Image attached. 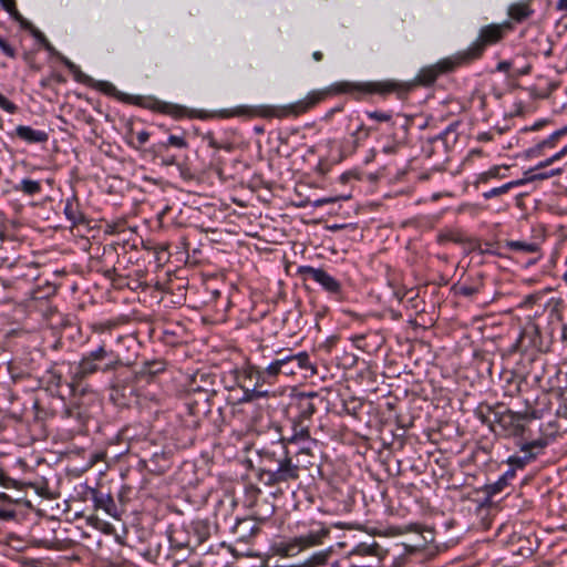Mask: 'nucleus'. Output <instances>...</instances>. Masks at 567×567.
I'll use <instances>...</instances> for the list:
<instances>
[{
	"instance_id": "nucleus-13",
	"label": "nucleus",
	"mask_w": 567,
	"mask_h": 567,
	"mask_svg": "<svg viewBox=\"0 0 567 567\" xmlns=\"http://www.w3.org/2000/svg\"><path fill=\"white\" fill-rule=\"evenodd\" d=\"M148 107L153 111H157L159 113L171 115L174 118H182L188 116V110L185 106L169 103V102H163L159 100H153Z\"/></svg>"
},
{
	"instance_id": "nucleus-40",
	"label": "nucleus",
	"mask_w": 567,
	"mask_h": 567,
	"mask_svg": "<svg viewBox=\"0 0 567 567\" xmlns=\"http://www.w3.org/2000/svg\"><path fill=\"white\" fill-rule=\"evenodd\" d=\"M516 476V471L515 468H512L509 467L503 475H502V478H504L509 485L512 483V481L515 478Z\"/></svg>"
},
{
	"instance_id": "nucleus-12",
	"label": "nucleus",
	"mask_w": 567,
	"mask_h": 567,
	"mask_svg": "<svg viewBox=\"0 0 567 567\" xmlns=\"http://www.w3.org/2000/svg\"><path fill=\"white\" fill-rule=\"evenodd\" d=\"M14 136L28 144L45 143L49 140L47 132L27 125H18L14 130Z\"/></svg>"
},
{
	"instance_id": "nucleus-63",
	"label": "nucleus",
	"mask_w": 567,
	"mask_h": 567,
	"mask_svg": "<svg viewBox=\"0 0 567 567\" xmlns=\"http://www.w3.org/2000/svg\"><path fill=\"white\" fill-rule=\"evenodd\" d=\"M561 279L567 285V271L563 275Z\"/></svg>"
},
{
	"instance_id": "nucleus-7",
	"label": "nucleus",
	"mask_w": 567,
	"mask_h": 567,
	"mask_svg": "<svg viewBox=\"0 0 567 567\" xmlns=\"http://www.w3.org/2000/svg\"><path fill=\"white\" fill-rule=\"evenodd\" d=\"M268 364L265 368L251 365L245 371V381H248V385H244L245 396L248 400L255 398L268 396L269 390L264 389V385H272L277 382L275 375L269 377L267 374Z\"/></svg>"
},
{
	"instance_id": "nucleus-31",
	"label": "nucleus",
	"mask_w": 567,
	"mask_h": 567,
	"mask_svg": "<svg viewBox=\"0 0 567 567\" xmlns=\"http://www.w3.org/2000/svg\"><path fill=\"white\" fill-rule=\"evenodd\" d=\"M480 288H481L480 285L461 284V285L455 286V291L460 296L472 297L480 291Z\"/></svg>"
},
{
	"instance_id": "nucleus-38",
	"label": "nucleus",
	"mask_w": 567,
	"mask_h": 567,
	"mask_svg": "<svg viewBox=\"0 0 567 567\" xmlns=\"http://www.w3.org/2000/svg\"><path fill=\"white\" fill-rule=\"evenodd\" d=\"M2 8L10 14H18L16 0H0Z\"/></svg>"
},
{
	"instance_id": "nucleus-46",
	"label": "nucleus",
	"mask_w": 567,
	"mask_h": 567,
	"mask_svg": "<svg viewBox=\"0 0 567 567\" xmlns=\"http://www.w3.org/2000/svg\"><path fill=\"white\" fill-rule=\"evenodd\" d=\"M148 367H150L148 368L150 373H157L164 369L162 363H156V362L150 364Z\"/></svg>"
},
{
	"instance_id": "nucleus-51",
	"label": "nucleus",
	"mask_w": 567,
	"mask_h": 567,
	"mask_svg": "<svg viewBox=\"0 0 567 567\" xmlns=\"http://www.w3.org/2000/svg\"><path fill=\"white\" fill-rule=\"evenodd\" d=\"M556 8L559 11H567V0H558Z\"/></svg>"
},
{
	"instance_id": "nucleus-58",
	"label": "nucleus",
	"mask_w": 567,
	"mask_h": 567,
	"mask_svg": "<svg viewBox=\"0 0 567 567\" xmlns=\"http://www.w3.org/2000/svg\"><path fill=\"white\" fill-rule=\"evenodd\" d=\"M164 164H166V165H175L176 164L175 156H169V157L165 158L164 159Z\"/></svg>"
},
{
	"instance_id": "nucleus-32",
	"label": "nucleus",
	"mask_w": 567,
	"mask_h": 567,
	"mask_svg": "<svg viewBox=\"0 0 567 567\" xmlns=\"http://www.w3.org/2000/svg\"><path fill=\"white\" fill-rule=\"evenodd\" d=\"M63 415L65 417H74L80 421L85 417V413L81 410L78 402H74L72 406L65 408Z\"/></svg>"
},
{
	"instance_id": "nucleus-36",
	"label": "nucleus",
	"mask_w": 567,
	"mask_h": 567,
	"mask_svg": "<svg viewBox=\"0 0 567 567\" xmlns=\"http://www.w3.org/2000/svg\"><path fill=\"white\" fill-rule=\"evenodd\" d=\"M567 135V125L555 131L553 134H550L548 136L549 141L553 143V145H555V147L557 146L558 142Z\"/></svg>"
},
{
	"instance_id": "nucleus-6",
	"label": "nucleus",
	"mask_w": 567,
	"mask_h": 567,
	"mask_svg": "<svg viewBox=\"0 0 567 567\" xmlns=\"http://www.w3.org/2000/svg\"><path fill=\"white\" fill-rule=\"evenodd\" d=\"M512 30L513 24L509 21L485 25L480 30L478 38L466 50L460 51V54L468 64L478 59L487 45L499 42Z\"/></svg>"
},
{
	"instance_id": "nucleus-24",
	"label": "nucleus",
	"mask_w": 567,
	"mask_h": 567,
	"mask_svg": "<svg viewBox=\"0 0 567 567\" xmlns=\"http://www.w3.org/2000/svg\"><path fill=\"white\" fill-rule=\"evenodd\" d=\"M155 147L158 150V152H165L169 147L187 148L188 142L186 141L184 135H169L167 141L158 143Z\"/></svg>"
},
{
	"instance_id": "nucleus-8",
	"label": "nucleus",
	"mask_w": 567,
	"mask_h": 567,
	"mask_svg": "<svg viewBox=\"0 0 567 567\" xmlns=\"http://www.w3.org/2000/svg\"><path fill=\"white\" fill-rule=\"evenodd\" d=\"M548 427H551V423H548L547 427L542 429L544 436L520 445L519 450L524 455H513L508 457L507 464L509 467L515 468V471L517 468H524L528 463L536 458L537 454L549 443L547 435L554 436L556 433L554 430L549 432Z\"/></svg>"
},
{
	"instance_id": "nucleus-5",
	"label": "nucleus",
	"mask_w": 567,
	"mask_h": 567,
	"mask_svg": "<svg viewBox=\"0 0 567 567\" xmlns=\"http://www.w3.org/2000/svg\"><path fill=\"white\" fill-rule=\"evenodd\" d=\"M329 535L330 528L324 525H320L318 529H311L305 535L276 543L272 546V550L276 555L282 557H293L302 550L322 545Z\"/></svg>"
},
{
	"instance_id": "nucleus-47",
	"label": "nucleus",
	"mask_w": 567,
	"mask_h": 567,
	"mask_svg": "<svg viewBox=\"0 0 567 567\" xmlns=\"http://www.w3.org/2000/svg\"><path fill=\"white\" fill-rule=\"evenodd\" d=\"M567 155V144L556 154L553 155V159H560Z\"/></svg>"
},
{
	"instance_id": "nucleus-35",
	"label": "nucleus",
	"mask_w": 567,
	"mask_h": 567,
	"mask_svg": "<svg viewBox=\"0 0 567 567\" xmlns=\"http://www.w3.org/2000/svg\"><path fill=\"white\" fill-rule=\"evenodd\" d=\"M367 115L374 121L378 122H389L392 118V115L388 112H381V111H372L367 112Z\"/></svg>"
},
{
	"instance_id": "nucleus-54",
	"label": "nucleus",
	"mask_w": 567,
	"mask_h": 567,
	"mask_svg": "<svg viewBox=\"0 0 567 567\" xmlns=\"http://www.w3.org/2000/svg\"><path fill=\"white\" fill-rule=\"evenodd\" d=\"M361 132H364V137L369 136V130L365 128L362 124L358 127L353 135H359Z\"/></svg>"
},
{
	"instance_id": "nucleus-28",
	"label": "nucleus",
	"mask_w": 567,
	"mask_h": 567,
	"mask_svg": "<svg viewBox=\"0 0 567 567\" xmlns=\"http://www.w3.org/2000/svg\"><path fill=\"white\" fill-rule=\"evenodd\" d=\"M508 486L509 484L501 476L496 482L486 484L483 491L487 497L492 498L503 493Z\"/></svg>"
},
{
	"instance_id": "nucleus-61",
	"label": "nucleus",
	"mask_w": 567,
	"mask_h": 567,
	"mask_svg": "<svg viewBox=\"0 0 567 567\" xmlns=\"http://www.w3.org/2000/svg\"><path fill=\"white\" fill-rule=\"evenodd\" d=\"M40 84H41L42 87H47L49 85V80L48 79H43V80H41Z\"/></svg>"
},
{
	"instance_id": "nucleus-9",
	"label": "nucleus",
	"mask_w": 567,
	"mask_h": 567,
	"mask_svg": "<svg viewBox=\"0 0 567 567\" xmlns=\"http://www.w3.org/2000/svg\"><path fill=\"white\" fill-rule=\"evenodd\" d=\"M523 414L506 410L497 415L496 423L505 436H522L525 432Z\"/></svg>"
},
{
	"instance_id": "nucleus-33",
	"label": "nucleus",
	"mask_w": 567,
	"mask_h": 567,
	"mask_svg": "<svg viewBox=\"0 0 567 567\" xmlns=\"http://www.w3.org/2000/svg\"><path fill=\"white\" fill-rule=\"evenodd\" d=\"M0 50L1 52L10 58V59H16L17 58V50L14 49L13 45H11L4 38H2L0 35Z\"/></svg>"
},
{
	"instance_id": "nucleus-53",
	"label": "nucleus",
	"mask_w": 567,
	"mask_h": 567,
	"mask_svg": "<svg viewBox=\"0 0 567 567\" xmlns=\"http://www.w3.org/2000/svg\"><path fill=\"white\" fill-rule=\"evenodd\" d=\"M23 59L24 61L31 66V68H34L35 70H39L38 66H34L33 63H32V58H31V54L30 53H24L23 55Z\"/></svg>"
},
{
	"instance_id": "nucleus-39",
	"label": "nucleus",
	"mask_w": 567,
	"mask_h": 567,
	"mask_svg": "<svg viewBox=\"0 0 567 567\" xmlns=\"http://www.w3.org/2000/svg\"><path fill=\"white\" fill-rule=\"evenodd\" d=\"M31 35L41 44L48 41L47 37L37 28L32 29Z\"/></svg>"
},
{
	"instance_id": "nucleus-18",
	"label": "nucleus",
	"mask_w": 567,
	"mask_h": 567,
	"mask_svg": "<svg viewBox=\"0 0 567 567\" xmlns=\"http://www.w3.org/2000/svg\"><path fill=\"white\" fill-rule=\"evenodd\" d=\"M333 554L332 547L316 551L310 557L305 559L302 563L293 565L291 567H320L328 564L329 559Z\"/></svg>"
},
{
	"instance_id": "nucleus-19",
	"label": "nucleus",
	"mask_w": 567,
	"mask_h": 567,
	"mask_svg": "<svg viewBox=\"0 0 567 567\" xmlns=\"http://www.w3.org/2000/svg\"><path fill=\"white\" fill-rule=\"evenodd\" d=\"M64 214L73 225L83 224L85 221L84 215L80 209V203L74 195L65 200Z\"/></svg>"
},
{
	"instance_id": "nucleus-55",
	"label": "nucleus",
	"mask_w": 567,
	"mask_h": 567,
	"mask_svg": "<svg viewBox=\"0 0 567 567\" xmlns=\"http://www.w3.org/2000/svg\"><path fill=\"white\" fill-rule=\"evenodd\" d=\"M312 59L317 62H320L323 59V54L321 51H315L312 53Z\"/></svg>"
},
{
	"instance_id": "nucleus-26",
	"label": "nucleus",
	"mask_w": 567,
	"mask_h": 567,
	"mask_svg": "<svg viewBox=\"0 0 567 567\" xmlns=\"http://www.w3.org/2000/svg\"><path fill=\"white\" fill-rule=\"evenodd\" d=\"M506 247L511 250L523 251L526 254H535L540 249L538 244L523 240H508L506 241Z\"/></svg>"
},
{
	"instance_id": "nucleus-59",
	"label": "nucleus",
	"mask_w": 567,
	"mask_h": 567,
	"mask_svg": "<svg viewBox=\"0 0 567 567\" xmlns=\"http://www.w3.org/2000/svg\"><path fill=\"white\" fill-rule=\"evenodd\" d=\"M83 118H84L86 124H92L94 122L93 116L89 115V114H85L84 112H83Z\"/></svg>"
},
{
	"instance_id": "nucleus-10",
	"label": "nucleus",
	"mask_w": 567,
	"mask_h": 567,
	"mask_svg": "<svg viewBox=\"0 0 567 567\" xmlns=\"http://www.w3.org/2000/svg\"><path fill=\"white\" fill-rule=\"evenodd\" d=\"M299 272L303 275L306 278H310L313 281L318 282L329 293L337 295L341 291L340 282L321 268L303 266L300 267Z\"/></svg>"
},
{
	"instance_id": "nucleus-29",
	"label": "nucleus",
	"mask_w": 567,
	"mask_h": 567,
	"mask_svg": "<svg viewBox=\"0 0 567 567\" xmlns=\"http://www.w3.org/2000/svg\"><path fill=\"white\" fill-rule=\"evenodd\" d=\"M555 148V145L549 141V138H545L537 143L535 146L528 150V155L533 157H538L545 154L547 150Z\"/></svg>"
},
{
	"instance_id": "nucleus-50",
	"label": "nucleus",
	"mask_w": 567,
	"mask_h": 567,
	"mask_svg": "<svg viewBox=\"0 0 567 567\" xmlns=\"http://www.w3.org/2000/svg\"><path fill=\"white\" fill-rule=\"evenodd\" d=\"M61 60L69 70L73 71L74 69H76L75 64L71 62L68 58L62 56Z\"/></svg>"
},
{
	"instance_id": "nucleus-41",
	"label": "nucleus",
	"mask_w": 567,
	"mask_h": 567,
	"mask_svg": "<svg viewBox=\"0 0 567 567\" xmlns=\"http://www.w3.org/2000/svg\"><path fill=\"white\" fill-rule=\"evenodd\" d=\"M167 563H169L168 555H162L161 553H158L156 555L155 564L161 565V566H166Z\"/></svg>"
},
{
	"instance_id": "nucleus-42",
	"label": "nucleus",
	"mask_w": 567,
	"mask_h": 567,
	"mask_svg": "<svg viewBox=\"0 0 567 567\" xmlns=\"http://www.w3.org/2000/svg\"><path fill=\"white\" fill-rule=\"evenodd\" d=\"M206 138L208 141V146L209 147L215 148V150H220L221 148V144L218 143L212 134H208L206 136Z\"/></svg>"
},
{
	"instance_id": "nucleus-44",
	"label": "nucleus",
	"mask_w": 567,
	"mask_h": 567,
	"mask_svg": "<svg viewBox=\"0 0 567 567\" xmlns=\"http://www.w3.org/2000/svg\"><path fill=\"white\" fill-rule=\"evenodd\" d=\"M548 123H549L548 120H540V121H537L536 123H534L528 130L529 131H538V130L543 128L544 126H546Z\"/></svg>"
},
{
	"instance_id": "nucleus-37",
	"label": "nucleus",
	"mask_w": 567,
	"mask_h": 567,
	"mask_svg": "<svg viewBox=\"0 0 567 567\" xmlns=\"http://www.w3.org/2000/svg\"><path fill=\"white\" fill-rule=\"evenodd\" d=\"M11 18L18 21L20 27L24 30H28L30 33L32 32V29H35V27L30 21L24 19L19 11L17 16L12 14Z\"/></svg>"
},
{
	"instance_id": "nucleus-60",
	"label": "nucleus",
	"mask_w": 567,
	"mask_h": 567,
	"mask_svg": "<svg viewBox=\"0 0 567 567\" xmlns=\"http://www.w3.org/2000/svg\"><path fill=\"white\" fill-rule=\"evenodd\" d=\"M221 148H224L227 152H231L233 146H231V144H225V145H221Z\"/></svg>"
},
{
	"instance_id": "nucleus-45",
	"label": "nucleus",
	"mask_w": 567,
	"mask_h": 567,
	"mask_svg": "<svg viewBox=\"0 0 567 567\" xmlns=\"http://www.w3.org/2000/svg\"><path fill=\"white\" fill-rule=\"evenodd\" d=\"M511 62L508 61H501L497 66H496V70L499 71V72H508L509 69H511Z\"/></svg>"
},
{
	"instance_id": "nucleus-23",
	"label": "nucleus",
	"mask_w": 567,
	"mask_h": 567,
	"mask_svg": "<svg viewBox=\"0 0 567 567\" xmlns=\"http://www.w3.org/2000/svg\"><path fill=\"white\" fill-rule=\"evenodd\" d=\"M13 189L16 192H21L27 196H34L42 192V186L38 181L24 178L18 185H14Z\"/></svg>"
},
{
	"instance_id": "nucleus-4",
	"label": "nucleus",
	"mask_w": 567,
	"mask_h": 567,
	"mask_svg": "<svg viewBox=\"0 0 567 567\" xmlns=\"http://www.w3.org/2000/svg\"><path fill=\"white\" fill-rule=\"evenodd\" d=\"M300 371H310L313 375L317 373L316 367L310 362L307 352L287 353L285 350L276 351V358L268 364L267 374L275 375L278 381L280 375L295 377Z\"/></svg>"
},
{
	"instance_id": "nucleus-22",
	"label": "nucleus",
	"mask_w": 567,
	"mask_h": 567,
	"mask_svg": "<svg viewBox=\"0 0 567 567\" xmlns=\"http://www.w3.org/2000/svg\"><path fill=\"white\" fill-rule=\"evenodd\" d=\"M506 171H508V166L495 165V166L491 167L488 171L481 173L477 176L475 184L476 185L486 184L493 178H504L506 176L505 175Z\"/></svg>"
},
{
	"instance_id": "nucleus-27",
	"label": "nucleus",
	"mask_w": 567,
	"mask_h": 567,
	"mask_svg": "<svg viewBox=\"0 0 567 567\" xmlns=\"http://www.w3.org/2000/svg\"><path fill=\"white\" fill-rule=\"evenodd\" d=\"M18 486V482L11 477H9L6 472L0 468V488L9 489V488H16ZM11 497L0 491V503L10 502Z\"/></svg>"
},
{
	"instance_id": "nucleus-56",
	"label": "nucleus",
	"mask_w": 567,
	"mask_h": 567,
	"mask_svg": "<svg viewBox=\"0 0 567 567\" xmlns=\"http://www.w3.org/2000/svg\"><path fill=\"white\" fill-rule=\"evenodd\" d=\"M557 417H558V419H561V417L567 419V406H566L564 410L559 409V410L557 411Z\"/></svg>"
},
{
	"instance_id": "nucleus-64",
	"label": "nucleus",
	"mask_w": 567,
	"mask_h": 567,
	"mask_svg": "<svg viewBox=\"0 0 567 567\" xmlns=\"http://www.w3.org/2000/svg\"><path fill=\"white\" fill-rule=\"evenodd\" d=\"M179 565V561L178 560H173L172 561V567H178Z\"/></svg>"
},
{
	"instance_id": "nucleus-49",
	"label": "nucleus",
	"mask_w": 567,
	"mask_h": 567,
	"mask_svg": "<svg viewBox=\"0 0 567 567\" xmlns=\"http://www.w3.org/2000/svg\"><path fill=\"white\" fill-rule=\"evenodd\" d=\"M43 48L50 52L51 54H58L56 50L54 49V47L50 43V41L48 40L45 43L42 44Z\"/></svg>"
},
{
	"instance_id": "nucleus-15",
	"label": "nucleus",
	"mask_w": 567,
	"mask_h": 567,
	"mask_svg": "<svg viewBox=\"0 0 567 567\" xmlns=\"http://www.w3.org/2000/svg\"><path fill=\"white\" fill-rule=\"evenodd\" d=\"M534 14L528 0L512 3L507 9V16L515 22H523Z\"/></svg>"
},
{
	"instance_id": "nucleus-16",
	"label": "nucleus",
	"mask_w": 567,
	"mask_h": 567,
	"mask_svg": "<svg viewBox=\"0 0 567 567\" xmlns=\"http://www.w3.org/2000/svg\"><path fill=\"white\" fill-rule=\"evenodd\" d=\"M292 434L287 439L288 443H303L311 441L309 422L292 419Z\"/></svg>"
},
{
	"instance_id": "nucleus-43",
	"label": "nucleus",
	"mask_w": 567,
	"mask_h": 567,
	"mask_svg": "<svg viewBox=\"0 0 567 567\" xmlns=\"http://www.w3.org/2000/svg\"><path fill=\"white\" fill-rule=\"evenodd\" d=\"M561 169H555V171H551L550 174H535L532 179H544V178H547L549 176H555V175H558L560 174Z\"/></svg>"
},
{
	"instance_id": "nucleus-57",
	"label": "nucleus",
	"mask_w": 567,
	"mask_h": 567,
	"mask_svg": "<svg viewBox=\"0 0 567 567\" xmlns=\"http://www.w3.org/2000/svg\"><path fill=\"white\" fill-rule=\"evenodd\" d=\"M333 202H334V198H322V199L317 200V205L320 206V205L329 204V203H333Z\"/></svg>"
},
{
	"instance_id": "nucleus-17",
	"label": "nucleus",
	"mask_w": 567,
	"mask_h": 567,
	"mask_svg": "<svg viewBox=\"0 0 567 567\" xmlns=\"http://www.w3.org/2000/svg\"><path fill=\"white\" fill-rule=\"evenodd\" d=\"M258 532V526L252 518L238 519L234 526V533L237 535L238 540L247 542L251 536Z\"/></svg>"
},
{
	"instance_id": "nucleus-21",
	"label": "nucleus",
	"mask_w": 567,
	"mask_h": 567,
	"mask_svg": "<svg viewBox=\"0 0 567 567\" xmlns=\"http://www.w3.org/2000/svg\"><path fill=\"white\" fill-rule=\"evenodd\" d=\"M126 136L128 138V144L134 148L140 150L148 142L151 134L145 130L135 133L134 123L128 121L126 123Z\"/></svg>"
},
{
	"instance_id": "nucleus-34",
	"label": "nucleus",
	"mask_w": 567,
	"mask_h": 567,
	"mask_svg": "<svg viewBox=\"0 0 567 567\" xmlns=\"http://www.w3.org/2000/svg\"><path fill=\"white\" fill-rule=\"evenodd\" d=\"M0 109L9 114H14L18 111V106L9 99H7L2 93H0Z\"/></svg>"
},
{
	"instance_id": "nucleus-20",
	"label": "nucleus",
	"mask_w": 567,
	"mask_h": 567,
	"mask_svg": "<svg viewBox=\"0 0 567 567\" xmlns=\"http://www.w3.org/2000/svg\"><path fill=\"white\" fill-rule=\"evenodd\" d=\"M383 553L381 546L377 542H372L371 544L360 543L358 544L350 553L349 556H360V557H377L378 560L381 559Z\"/></svg>"
},
{
	"instance_id": "nucleus-14",
	"label": "nucleus",
	"mask_w": 567,
	"mask_h": 567,
	"mask_svg": "<svg viewBox=\"0 0 567 567\" xmlns=\"http://www.w3.org/2000/svg\"><path fill=\"white\" fill-rule=\"evenodd\" d=\"M313 398H317L316 393L299 395L298 401H297L298 414L293 419L310 422V419L317 411V406L312 402Z\"/></svg>"
},
{
	"instance_id": "nucleus-52",
	"label": "nucleus",
	"mask_w": 567,
	"mask_h": 567,
	"mask_svg": "<svg viewBox=\"0 0 567 567\" xmlns=\"http://www.w3.org/2000/svg\"><path fill=\"white\" fill-rule=\"evenodd\" d=\"M306 455L308 457H312L311 451L309 447H301L300 451L297 453V456Z\"/></svg>"
},
{
	"instance_id": "nucleus-1",
	"label": "nucleus",
	"mask_w": 567,
	"mask_h": 567,
	"mask_svg": "<svg viewBox=\"0 0 567 567\" xmlns=\"http://www.w3.org/2000/svg\"><path fill=\"white\" fill-rule=\"evenodd\" d=\"M465 64L466 63L460 52H456L453 55L439 60L434 64L422 68L413 82H399L395 80L364 82L340 81L332 84L330 87L312 90L303 99L287 105L238 106L230 112H225L224 115L248 117L259 116L264 118L297 117L316 107L329 95L341 93L350 94L357 100H360L365 95L377 94L380 96H386L391 93H395L398 97L403 99L416 85L429 86L433 84L439 76L451 73Z\"/></svg>"
},
{
	"instance_id": "nucleus-30",
	"label": "nucleus",
	"mask_w": 567,
	"mask_h": 567,
	"mask_svg": "<svg viewBox=\"0 0 567 567\" xmlns=\"http://www.w3.org/2000/svg\"><path fill=\"white\" fill-rule=\"evenodd\" d=\"M536 41L539 43L536 54H543L545 58L553 55V43L548 37L542 34L536 38Z\"/></svg>"
},
{
	"instance_id": "nucleus-3",
	"label": "nucleus",
	"mask_w": 567,
	"mask_h": 567,
	"mask_svg": "<svg viewBox=\"0 0 567 567\" xmlns=\"http://www.w3.org/2000/svg\"><path fill=\"white\" fill-rule=\"evenodd\" d=\"M123 364V361L114 349H106V340L102 339L96 349L83 355L72 373L71 388L75 395L80 383L91 374L101 371L107 373L115 371Z\"/></svg>"
},
{
	"instance_id": "nucleus-11",
	"label": "nucleus",
	"mask_w": 567,
	"mask_h": 567,
	"mask_svg": "<svg viewBox=\"0 0 567 567\" xmlns=\"http://www.w3.org/2000/svg\"><path fill=\"white\" fill-rule=\"evenodd\" d=\"M117 326L115 321L107 320L103 322H95L90 326V329L92 333L96 334L99 337V344H101V340H106V349H113L112 348V341L114 340L116 343H120L126 339L123 334H113V329Z\"/></svg>"
},
{
	"instance_id": "nucleus-48",
	"label": "nucleus",
	"mask_w": 567,
	"mask_h": 567,
	"mask_svg": "<svg viewBox=\"0 0 567 567\" xmlns=\"http://www.w3.org/2000/svg\"><path fill=\"white\" fill-rule=\"evenodd\" d=\"M556 161H557V159H553V156H550V157H549V158H547L546 161H544V162L539 163V164L537 165V167H536V168H544V167H547V166H549L550 164H553V163H554V162H556Z\"/></svg>"
},
{
	"instance_id": "nucleus-62",
	"label": "nucleus",
	"mask_w": 567,
	"mask_h": 567,
	"mask_svg": "<svg viewBox=\"0 0 567 567\" xmlns=\"http://www.w3.org/2000/svg\"><path fill=\"white\" fill-rule=\"evenodd\" d=\"M530 72V66H526L525 69H523L519 74H528Z\"/></svg>"
},
{
	"instance_id": "nucleus-25",
	"label": "nucleus",
	"mask_w": 567,
	"mask_h": 567,
	"mask_svg": "<svg viewBox=\"0 0 567 567\" xmlns=\"http://www.w3.org/2000/svg\"><path fill=\"white\" fill-rule=\"evenodd\" d=\"M524 184L523 179H517L513 182H508L499 187L492 188L485 193H483L484 199H491L493 197H498L504 194H507L512 188L520 186Z\"/></svg>"
},
{
	"instance_id": "nucleus-2",
	"label": "nucleus",
	"mask_w": 567,
	"mask_h": 567,
	"mask_svg": "<svg viewBox=\"0 0 567 567\" xmlns=\"http://www.w3.org/2000/svg\"><path fill=\"white\" fill-rule=\"evenodd\" d=\"M258 455L260 458L258 478L267 486H276L297 481L300 477V470L308 468L312 465L310 460L301 463L298 458L297 462L293 463L285 441H279L268 447H262L258 451Z\"/></svg>"
}]
</instances>
